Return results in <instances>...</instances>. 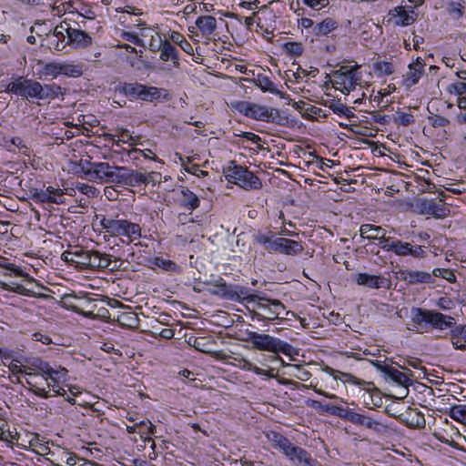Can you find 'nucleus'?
Returning <instances> with one entry per match:
<instances>
[{
  "label": "nucleus",
  "mask_w": 466,
  "mask_h": 466,
  "mask_svg": "<svg viewBox=\"0 0 466 466\" xmlns=\"http://www.w3.org/2000/svg\"><path fill=\"white\" fill-rule=\"evenodd\" d=\"M244 300L254 304L255 309L250 311L252 320L273 321L275 319H284L285 318L280 317L284 312L287 316H294V312L286 311V307L280 300L250 294L249 289Z\"/></svg>",
  "instance_id": "f257e3e1"
},
{
  "label": "nucleus",
  "mask_w": 466,
  "mask_h": 466,
  "mask_svg": "<svg viewBox=\"0 0 466 466\" xmlns=\"http://www.w3.org/2000/svg\"><path fill=\"white\" fill-rule=\"evenodd\" d=\"M100 226L109 235L119 237L125 244L137 241L142 237V228L139 224L119 218L118 216L116 218L104 216L100 219Z\"/></svg>",
  "instance_id": "f03ea898"
},
{
  "label": "nucleus",
  "mask_w": 466,
  "mask_h": 466,
  "mask_svg": "<svg viewBox=\"0 0 466 466\" xmlns=\"http://www.w3.org/2000/svg\"><path fill=\"white\" fill-rule=\"evenodd\" d=\"M253 238L254 242L263 246L268 253L297 256L304 250L300 242L286 238H276L272 231H258L254 234Z\"/></svg>",
  "instance_id": "7ed1b4c3"
},
{
  "label": "nucleus",
  "mask_w": 466,
  "mask_h": 466,
  "mask_svg": "<svg viewBox=\"0 0 466 466\" xmlns=\"http://www.w3.org/2000/svg\"><path fill=\"white\" fill-rule=\"evenodd\" d=\"M330 82L335 89L350 94L357 86L361 85V73L358 66H344L333 72Z\"/></svg>",
  "instance_id": "20e7f679"
},
{
  "label": "nucleus",
  "mask_w": 466,
  "mask_h": 466,
  "mask_svg": "<svg viewBox=\"0 0 466 466\" xmlns=\"http://www.w3.org/2000/svg\"><path fill=\"white\" fill-rule=\"evenodd\" d=\"M86 169L82 167V170L88 180L96 182L121 183L124 176L119 171H127L125 167H111L106 162L92 163Z\"/></svg>",
  "instance_id": "39448f33"
},
{
  "label": "nucleus",
  "mask_w": 466,
  "mask_h": 466,
  "mask_svg": "<svg viewBox=\"0 0 466 466\" xmlns=\"http://www.w3.org/2000/svg\"><path fill=\"white\" fill-rule=\"evenodd\" d=\"M224 174L228 181L235 183L246 190L261 187L259 178L247 167L237 165L235 161L228 163L224 169Z\"/></svg>",
  "instance_id": "423d86ee"
},
{
  "label": "nucleus",
  "mask_w": 466,
  "mask_h": 466,
  "mask_svg": "<svg viewBox=\"0 0 466 466\" xmlns=\"http://www.w3.org/2000/svg\"><path fill=\"white\" fill-rule=\"evenodd\" d=\"M247 335L248 340L258 350H266L277 354L279 352L285 355L291 354L292 347L288 342L278 338L255 331H248Z\"/></svg>",
  "instance_id": "0eeeda50"
},
{
  "label": "nucleus",
  "mask_w": 466,
  "mask_h": 466,
  "mask_svg": "<svg viewBox=\"0 0 466 466\" xmlns=\"http://www.w3.org/2000/svg\"><path fill=\"white\" fill-rule=\"evenodd\" d=\"M411 319L415 324L421 325L423 322L431 324L432 328L444 329L454 325V319L441 312L414 308L411 310Z\"/></svg>",
  "instance_id": "6e6552de"
},
{
  "label": "nucleus",
  "mask_w": 466,
  "mask_h": 466,
  "mask_svg": "<svg viewBox=\"0 0 466 466\" xmlns=\"http://www.w3.org/2000/svg\"><path fill=\"white\" fill-rule=\"evenodd\" d=\"M46 372L41 381H38L41 387H45L49 392V390L55 393V396H66V390L60 387V383L66 380L67 370L61 366L52 367L49 363L46 368Z\"/></svg>",
  "instance_id": "1a4fd4ad"
},
{
  "label": "nucleus",
  "mask_w": 466,
  "mask_h": 466,
  "mask_svg": "<svg viewBox=\"0 0 466 466\" xmlns=\"http://www.w3.org/2000/svg\"><path fill=\"white\" fill-rule=\"evenodd\" d=\"M209 284L213 287L210 292L223 299L240 301L244 300L248 296V288L239 285L227 284L220 277L210 280Z\"/></svg>",
  "instance_id": "9d476101"
},
{
  "label": "nucleus",
  "mask_w": 466,
  "mask_h": 466,
  "mask_svg": "<svg viewBox=\"0 0 466 466\" xmlns=\"http://www.w3.org/2000/svg\"><path fill=\"white\" fill-rule=\"evenodd\" d=\"M234 107L244 116L258 121H269L273 117V109L266 106L248 102H237Z\"/></svg>",
  "instance_id": "9b49d317"
},
{
  "label": "nucleus",
  "mask_w": 466,
  "mask_h": 466,
  "mask_svg": "<svg viewBox=\"0 0 466 466\" xmlns=\"http://www.w3.org/2000/svg\"><path fill=\"white\" fill-rule=\"evenodd\" d=\"M440 201L436 202L433 199L421 200L417 204L419 213L421 215L432 216L436 218H443L450 215V208L443 202L445 195L443 192L440 194Z\"/></svg>",
  "instance_id": "f8f14e48"
},
{
  "label": "nucleus",
  "mask_w": 466,
  "mask_h": 466,
  "mask_svg": "<svg viewBox=\"0 0 466 466\" xmlns=\"http://www.w3.org/2000/svg\"><path fill=\"white\" fill-rule=\"evenodd\" d=\"M6 91L25 98H38V82L18 78L8 84Z\"/></svg>",
  "instance_id": "ddd939ff"
},
{
  "label": "nucleus",
  "mask_w": 466,
  "mask_h": 466,
  "mask_svg": "<svg viewBox=\"0 0 466 466\" xmlns=\"http://www.w3.org/2000/svg\"><path fill=\"white\" fill-rule=\"evenodd\" d=\"M418 13L413 7L396 6L388 13V22L397 26H408L415 23Z\"/></svg>",
  "instance_id": "4468645a"
},
{
  "label": "nucleus",
  "mask_w": 466,
  "mask_h": 466,
  "mask_svg": "<svg viewBox=\"0 0 466 466\" xmlns=\"http://www.w3.org/2000/svg\"><path fill=\"white\" fill-rule=\"evenodd\" d=\"M372 364L398 385L408 387L411 382L410 377L412 376V373L410 370H407V372H402L380 360L372 361Z\"/></svg>",
  "instance_id": "2eb2a0df"
},
{
  "label": "nucleus",
  "mask_w": 466,
  "mask_h": 466,
  "mask_svg": "<svg viewBox=\"0 0 466 466\" xmlns=\"http://www.w3.org/2000/svg\"><path fill=\"white\" fill-rule=\"evenodd\" d=\"M9 370L14 375H18L21 373H25L27 376L26 383L29 385L30 389L34 391L35 395L38 397L47 399L49 398L48 391L46 390L45 387H41L39 382L36 381V373L28 371L25 365H16L14 363H11L9 365Z\"/></svg>",
  "instance_id": "dca6fc26"
},
{
  "label": "nucleus",
  "mask_w": 466,
  "mask_h": 466,
  "mask_svg": "<svg viewBox=\"0 0 466 466\" xmlns=\"http://www.w3.org/2000/svg\"><path fill=\"white\" fill-rule=\"evenodd\" d=\"M399 279L408 285L433 284L432 272L405 269L399 272Z\"/></svg>",
  "instance_id": "f3484780"
},
{
  "label": "nucleus",
  "mask_w": 466,
  "mask_h": 466,
  "mask_svg": "<svg viewBox=\"0 0 466 466\" xmlns=\"http://www.w3.org/2000/svg\"><path fill=\"white\" fill-rule=\"evenodd\" d=\"M393 248V253L399 257L410 256L414 258H424L427 257L426 248L421 245H413L410 242L397 239Z\"/></svg>",
  "instance_id": "a211bd4d"
},
{
  "label": "nucleus",
  "mask_w": 466,
  "mask_h": 466,
  "mask_svg": "<svg viewBox=\"0 0 466 466\" xmlns=\"http://www.w3.org/2000/svg\"><path fill=\"white\" fill-rule=\"evenodd\" d=\"M425 64L420 57H418L413 63H411L408 71L404 76L403 83L404 85L410 88L412 86L416 85L420 79L423 72H424Z\"/></svg>",
  "instance_id": "6ab92c4d"
},
{
  "label": "nucleus",
  "mask_w": 466,
  "mask_h": 466,
  "mask_svg": "<svg viewBox=\"0 0 466 466\" xmlns=\"http://www.w3.org/2000/svg\"><path fill=\"white\" fill-rule=\"evenodd\" d=\"M358 285L366 286L370 289H380L390 287V280L382 276L370 275L367 273H359L355 277Z\"/></svg>",
  "instance_id": "aec40b11"
},
{
  "label": "nucleus",
  "mask_w": 466,
  "mask_h": 466,
  "mask_svg": "<svg viewBox=\"0 0 466 466\" xmlns=\"http://www.w3.org/2000/svg\"><path fill=\"white\" fill-rule=\"evenodd\" d=\"M325 370L331 377H333V379L336 380H342L344 383H351V384H355V385H364L365 386L364 390L367 391H370L373 385L371 382H366L364 380H361L350 373L341 372V371L336 370L329 367H327L325 369Z\"/></svg>",
  "instance_id": "412c9836"
},
{
  "label": "nucleus",
  "mask_w": 466,
  "mask_h": 466,
  "mask_svg": "<svg viewBox=\"0 0 466 466\" xmlns=\"http://www.w3.org/2000/svg\"><path fill=\"white\" fill-rule=\"evenodd\" d=\"M66 32L70 43L77 47H86L92 43V37L85 31L66 27Z\"/></svg>",
  "instance_id": "4be33fe9"
},
{
  "label": "nucleus",
  "mask_w": 466,
  "mask_h": 466,
  "mask_svg": "<svg viewBox=\"0 0 466 466\" xmlns=\"http://www.w3.org/2000/svg\"><path fill=\"white\" fill-rule=\"evenodd\" d=\"M179 203L186 209L193 211L199 207L200 200L194 192L184 187L181 189Z\"/></svg>",
  "instance_id": "5701e85b"
},
{
  "label": "nucleus",
  "mask_w": 466,
  "mask_h": 466,
  "mask_svg": "<svg viewBox=\"0 0 466 466\" xmlns=\"http://www.w3.org/2000/svg\"><path fill=\"white\" fill-rule=\"evenodd\" d=\"M167 96V91L166 89L158 88L157 86H147L144 85L139 100L153 102L155 100L160 99L161 97L166 98Z\"/></svg>",
  "instance_id": "b1692460"
},
{
  "label": "nucleus",
  "mask_w": 466,
  "mask_h": 466,
  "mask_svg": "<svg viewBox=\"0 0 466 466\" xmlns=\"http://www.w3.org/2000/svg\"><path fill=\"white\" fill-rule=\"evenodd\" d=\"M385 229L380 226L372 224H363L360 228V235L361 238L370 241L378 240L383 237Z\"/></svg>",
  "instance_id": "393cba45"
},
{
  "label": "nucleus",
  "mask_w": 466,
  "mask_h": 466,
  "mask_svg": "<svg viewBox=\"0 0 466 466\" xmlns=\"http://www.w3.org/2000/svg\"><path fill=\"white\" fill-rule=\"evenodd\" d=\"M63 95V89L56 84L42 86L38 82V99H54Z\"/></svg>",
  "instance_id": "a878e982"
},
{
  "label": "nucleus",
  "mask_w": 466,
  "mask_h": 466,
  "mask_svg": "<svg viewBox=\"0 0 466 466\" xmlns=\"http://www.w3.org/2000/svg\"><path fill=\"white\" fill-rule=\"evenodd\" d=\"M143 84L139 83H120L117 90L129 97L131 100L139 99L141 91L143 90Z\"/></svg>",
  "instance_id": "bb28decb"
},
{
  "label": "nucleus",
  "mask_w": 466,
  "mask_h": 466,
  "mask_svg": "<svg viewBox=\"0 0 466 466\" xmlns=\"http://www.w3.org/2000/svg\"><path fill=\"white\" fill-rule=\"evenodd\" d=\"M451 342L455 349H466V326H457L451 330Z\"/></svg>",
  "instance_id": "cd10ccee"
},
{
  "label": "nucleus",
  "mask_w": 466,
  "mask_h": 466,
  "mask_svg": "<svg viewBox=\"0 0 466 466\" xmlns=\"http://www.w3.org/2000/svg\"><path fill=\"white\" fill-rule=\"evenodd\" d=\"M196 25L203 35H210L217 27V20L212 15H202L196 20Z\"/></svg>",
  "instance_id": "c85d7f7f"
},
{
  "label": "nucleus",
  "mask_w": 466,
  "mask_h": 466,
  "mask_svg": "<svg viewBox=\"0 0 466 466\" xmlns=\"http://www.w3.org/2000/svg\"><path fill=\"white\" fill-rule=\"evenodd\" d=\"M283 452L290 460L297 461L299 462H308L309 460V453L305 450L294 446L291 442H289V448H286Z\"/></svg>",
  "instance_id": "c756f323"
},
{
  "label": "nucleus",
  "mask_w": 466,
  "mask_h": 466,
  "mask_svg": "<svg viewBox=\"0 0 466 466\" xmlns=\"http://www.w3.org/2000/svg\"><path fill=\"white\" fill-rule=\"evenodd\" d=\"M283 452L290 460L297 461L299 462H308L309 460V453L305 450L294 446L291 442H289V448H286Z\"/></svg>",
  "instance_id": "7c9ffc66"
},
{
  "label": "nucleus",
  "mask_w": 466,
  "mask_h": 466,
  "mask_svg": "<svg viewBox=\"0 0 466 466\" xmlns=\"http://www.w3.org/2000/svg\"><path fill=\"white\" fill-rule=\"evenodd\" d=\"M48 362L43 361L41 359L35 358L28 360L25 365V368L31 372L36 373V381H41V378L44 377L46 368H47Z\"/></svg>",
  "instance_id": "2f4dec72"
},
{
  "label": "nucleus",
  "mask_w": 466,
  "mask_h": 466,
  "mask_svg": "<svg viewBox=\"0 0 466 466\" xmlns=\"http://www.w3.org/2000/svg\"><path fill=\"white\" fill-rule=\"evenodd\" d=\"M61 75L69 77H78L84 72V66L82 64H75L72 62H60Z\"/></svg>",
  "instance_id": "473e14b6"
},
{
  "label": "nucleus",
  "mask_w": 466,
  "mask_h": 466,
  "mask_svg": "<svg viewBox=\"0 0 466 466\" xmlns=\"http://www.w3.org/2000/svg\"><path fill=\"white\" fill-rule=\"evenodd\" d=\"M160 59L163 61L171 60L174 65H178L177 51L167 39L164 40V45L160 51Z\"/></svg>",
  "instance_id": "72a5a7b5"
},
{
  "label": "nucleus",
  "mask_w": 466,
  "mask_h": 466,
  "mask_svg": "<svg viewBox=\"0 0 466 466\" xmlns=\"http://www.w3.org/2000/svg\"><path fill=\"white\" fill-rule=\"evenodd\" d=\"M210 343L207 340L206 338H195L193 341V347L201 352L210 354L211 356L217 359H222L225 354L220 351H212L209 348Z\"/></svg>",
  "instance_id": "f704fd0d"
},
{
  "label": "nucleus",
  "mask_w": 466,
  "mask_h": 466,
  "mask_svg": "<svg viewBox=\"0 0 466 466\" xmlns=\"http://www.w3.org/2000/svg\"><path fill=\"white\" fill-rule=\"evenodd\" d=\"M335 409L338 410L336 414H338L341 418L346 419L347 420L350 421L355 425L362 426L364 416L363 414L357 413L352 410L343 409L341 407H335ZM333 413H335V411Z\"/></svg>",
  "instance_id": "c9c22d12"
},
{
  "label": "nucleus",
  "mask_w": 466,
  "mask_h": 466,
  "mask_svg": "<svg viewBox=\"0 0 466 466\" xmlns=\"http://www.w3.org/2000/svg\"><path fill=\"white\" fill-rule=\"evenodd\" d=\"M254 84L263 92H269L271 94L279 93V90L275 87L273 82L265 75L258 74L254 79Z\"/></svg>",
  "instance_id": "e433bc0d"
},
{
  "label": "nucleus",
  "mask_w": 466,
  "mask_h": 466,
  "mask_svg": "<svg viewBox=\"0 0 466 466\" xmlns=\"http://www.w3.org/2000/svg\"><path fill=\"white\" fill-rule=\"evenodd\" d=\"M117 322L124 327L135 329L139 324L137 315L133 311L122 312L117 316Z\"/></svg>",
  "instance_id": "4c0bfd02"
},
{
  "label": "nucleus",
  "mask_w": 466,
  "mask_h": 466,
  "mask_svg": "<svg viewBox=\"0 0 466 466\" xmlns=\"http://www.w3.org/2000/svg\"><path fill=\"white\" fill-rule=\"evenodd\" d=\"M338 24L332 18H326L322 22L319 23L313 27V32L316 35H326L334 29H336Z\"/></svg>",
  "instance_id": "58836bf2"
},
{
  "label": "nucleus",
  "mask_w": 466,
  "mask_h": 466,
  "mask_svg": "<svg viewBox=\"0 0 466 466\" xmlns=\"http://www.w3.org/2000/svg\"><path fill=\"white\" fill-rule=\"evenodd\" d=\"M154 267L163 269L167 272H177L179 267L172 260L162 257H157L152 260Z\"/></svg>",
  "instance_id": "ea45409f"
},
{
  "label": "nucleus",
  "mask_w": 466,
  "mask_h": 466,
  "mask_svg": "<svg viewBox=\"0 0 466 466\" xmlns=\"http://www.w3.org/2000/svg\"><path fill=\"white\" fill-rule=\"evenodd\" d=\"M124 176L122 181H125L126 184L131 187H137L145 182V174L137 172V171H127L126 173L120 174Z\"/></svg>",
  "instance_id": "a19ab883"
},
{
  "label": "nucleus",
  "mask_w": 466,
  "mask_h": 466,
  "mask_svg": "<svg viewBox=\"0 0 466 466\" xmlns=\"http://www.w3.org/2000/svg\"><path fill=\"white\" fill-rule=\"evenodd\" d=\"M447 13L453 20L461 19L465 13V6L462 3L457 1L449 2L447 5Z\"/></svg>",
  "instance_id": "79ce46f5"
},
{
  "label": "nucleus",
  "mask_w": 466,
  "mask_h": 466,
  "mask_svg": "<svg viewBox=\"0 0 466 466\" xmlns=\"http://www.w3.org/2000/svg\"><path fill=\"white\" fill-rule=\"evenodd\" d=\"M169 39L178 45L183 51H185L188 55H193L194 50L191 44L178 32H172L169 35Z\"/></svg>",
  "instance_id": "37998d69"
},
{
  "label": "nucleus",
  "mask_w": 466,
  "mask_h": 466,
  "mask_svg": "<svg viewBox=\"0 0 466 466\" xmlns=\"http://www.w3.org/2000/svg\"><path fill=\"white\" fill-rule=\"evenodd\" d=\"M42 66L41 74L45 76L56 78L61 75L60 62L40 63Z\"/></svg>",
  "instance_id": "c03bdc74"
},
{
  "label": "nucleus",
  "mask_w": 466,
  "mask_h": 466,
  "mask_svg": "<svg viewBox=\"0 0 466 466\" xmlns=\"http://www.w3.org/2000/svg\"><path fill=\"white\" fill-rule=\"evenodd\" d=\"M117 259L111 260V255L101 253L98 263L99 269H109L114 270L117 268Z\"/></svg>",
  "instance_id": "a18cd8bd"
},
{
  "label": "nucleus",
  "mask_w": 466,
  "mask_h": 466,
  "mask_svg": "<svg viewBox=\"0 0 466 466\" xmlns=\"http://www.w3.org/2000/svg\"><path fill=\"white\" fill-rule=\"evenodd\" d=\"M326 105L335 113L339 116L350 117L352 115L351 111L343 104L336 100H330Z\"/></svg>",
  "instance_id": "49530a36"
},
{
  "label": "nucleus",
  "mask_w": 466,
  "mask_h": 466,
  "mask_svg": "<svg viewBox=\"0 0 466 466\" xmlns=\"http://www.w3.org/2000/svg\"><path fill=\"white\" fill-rule=\"evenodd\" d=\"M373 68L380 76H390L394 72L393 65L386 61L375 62L373 64Z\"/></svg>",
  "instance_id": "de8ad7c7"
},
{
  "label": "nucleus",
  "mask_w": 466,
  "mask_h": 466,
  "mask_svg": "<svg viewBox=\"0 0 466 466\" xmlns=\"http://www.w3.org/2000/svg\"><path fill=\"white\" fill-rule=\"evenodd\" d=\"M1 287L7 291L15 292L24 296H31V291L20 284L2 282Z\"/></svg>",
  "instance_id": "09e8293b"
},
{
  "label": "nucleus",
  "mask_w": 466,
  "mask_h": 466,
  "mask_svg": "<svg viewBox=\"0 0 466 466\" xmlns=\"http://www.w3.org/2000/svg\"><path fill=\"white\" fill-rule=\"evenodd\" d=\"M449 414L451 419L462 423L466 420V406L455 405L451 408Z\"/></svg>",
  "instance_id": "8fccbe9b"
},
{
  "label": "nucleus",
  "mask_w": 466,
  "mask_h": 466,
  "mask_svg": "<svg viewBox=\"0 0 466 466\" xmlns=\"http://www.w3.org/2000/svg\"><path fill=\"white\" fill-rule=\"evenodd\" d=\"M435 277L442 278L450 283H454L456 281L455 274L451 269L449 268H434L432 270V278L434 279Z\"/></svg>",
  "instance_id": "3c124183"
},
{
  "label": "nucleus",
  "mask_w": 466,
  "mask_h": 466,
  "mask_svg": "<svg viewBox=\"0 0 466 466\" xmlns=\"http://www.w3.org/2000/svg\"><path fill=\"white\" fill-rule=\"evenodd\" d=\"M90 250L82 248L75 250L76 267L79 268H86Z\"/></svg>",
  "instance_id": "603ef678"
},
{
  "label": "nucleus",
  "mask_w": 466,
  "mask_h": 466,
  "mask_svg": "<svg viewBox=\"0 0 466 466\" xmlns=\"http://www.w3.org/2000/svg\"><path fill=\"white\" fill-rule=\"evenodd\" d=\"M394 120L397 124L401 125L403 127H409L415 121L412 114L400 111L396 113Z\"/></svg>",
  "instance_id": "864d4df0"
},
{
  "label": "nucleus",
  "mask_w": 466,
  "mask_h": 466,
  "mask_svg": "<svg viewBox=\"0 0 466 466\" xmlns=\"http://www.w3.org/2000/svg\"><path fill=\"white\" fill-rule=\"evenodd\" d=\"M5 268L7 271H9L8 275L10 277H22L29 282L34 281L32 277H30L27 273H25L19 267L15 264H8Z\"/></svg>",
  "instance_id": "5fc2aeb1"
},
{
  "label": "nucleus",
  "mask_w": 466,
  "mask_h": 466,
  "mask_svg": "<svg viewBox=\"0 0 466 466\" xmlns=\"http://www.w3.org/2000/svg\"><path fill=\"white\" fill-rule=\"evenodd\" d=\"M58 451L62 456H66V463L67 466H76L84 460L77 457L75 453L67 451L66 449H58Z\"/></svg>",
  "instance_id": "6e6d98bb"
},
{
  "label": "nucleus",
  "mask_w": 466,
  "mask_h": 466,
  "mask_svg": "<svg viewBox=\"0 0 466 466\" xmlns=\"http://www.w3.org/2000/svg\"><path fill=\"white\" fill-rule=\"evenodd\" d=\"M117 134L114 135V137H117L118 142H122L125 144L134 145L136 144V139L131 136L128 130L121 128L116 130Z\"/></svg>",
  "instance_id": "4d7b16f0"
},
{
  "label": "nucleus",
  "mask_w": 466,
  "mask_h": 466,
  "mask_svg": "<svg viewBox=\"0 0 466 466\" xmlns=\"http://www.w3.org/2000/svg\"><path fill=\"white\" fill-rule=\"evenodd\" d=\"M379 246L380 248H382L385 251H391L394 252L395 242L397 241L396 238L386 237V232H384L383 237L381 238H379Z\"/></svg>",
  "instance_id": "13d9d810"
},
{
  "label": "nucleus",
  "mask_w": 466,
  "mask_h": 466,
  "mask_svg": "<svg viewBox=\"0 0 466 466\" xmlns=\"http://www.w3.org/2000/svg\"><path fill=\"white\" fill-rule=\"evenodd\" d=\"M137 429H138V432L143 435V434H147V435H151V434H154L155 433V430H156V426L154 424H152L149 420H142L138 423L136 424Z\"/></svg>",
  "instance_id": "bf43d9fd"
},
{
  "label": "nucleus",
  "mask_w": 466,
  "mask_h": 466,
  "mask_svg": "<svg viewBox=\"0 0 466 466\" xmlns=\"http://www.w3.org/2000/svg\"><path fill=\"white\" fill-rule=\"evenodd\" d=\"M286 52L292 56H300L303 52V46L300 43L288 42L284 45Z\"/></svg>",
  "instance_id": "052dcab7"
},
{
  "label": "nucleus",
  "mask_w": 466,
  "mask_h": 466,
  "mask_svg": "<svg viewBox=\"0 0 466 466\" xmlns=\"http://www.w3.org/2000/svg\"><path fill=\"white\" fill-rule=\"evenodd\" d=\"M100 251L97 250H90L88 255V259L86 263V268L92 269H98V263L100 258Z\"/></svg>",
  "instance_id": "680f3d73"
},
{
  "label": "nucleus",
  "mask_w": 466,
  "mask_h": 466,
  "mask_svg": "<svg viewBox=\"0 0 466 466\" xmlns=\"http://www.w3.org/2000/svg\"><path fill=\"white\" fill-rule=\"evenodd\" d=\"M50 190V203L54 204H62L64 203V191L61 188H55L53 187H49Z\"/></svg>",
  "instance_id": "e2e57ef3"
},
{
  "label": "nucleus",
  "mask_w": 466,
  "mask_h": 466,
  "mask_svg": "<svg viewBox=\"0 0 466 466\" xmlns=\"http://www.w3.org/2000/svg\"><path fill=\"white\" fill-rule=\"evenodd\" d=\"M448 91L451 94H455L458 96H462L466 93V83L464 82H455L449 86Z\"/></svg>",
  "instance_id": "0e129e2a"
},
{
  "label": "nucleus",
  "mask_w": 466,
  "mask_h": 466,
  "mask_svg": "<svg viewBox=\"0 0 466 466\" xmlns=\"http://www.w3.org/2000/svg\"><path fill=\"white\" fill-rule=\"evenodd\" d=\"M50 198L49 187L45 190H39L34 194V199L37 202L50 203Z\"/></svg>",
  "instance_id": "69168bd1"
},
{
  "label": "nucleus",
  "mask_w": 466,
  "mask_h": 466,
  "mask_svg": "<svg viewBox=\"0 0 466 466\" xmlns=\"http://www.w3.org/2000/svg\"><path fill=\"white\" fill-rule=\"evenodd\" d=\"M303 3L314 10H320L329 5L328 0H302Z\"/></svg>",
  "instance_id": "338daca9"
},
{
  "label": "nucleus",
  "mask_w": 466,
  "mask_h": 466,
  "mask_svg": "<svg viewBox=\"0 0 466 466\" xmlns=\"http://www.w3.org/2000/svg\"><path fill=\"white\" fill-rule=\"evenodd\" d=\"M272 440L283 451L286 448H289V444L290 442L287 438L279 433H274Z\"/></svg>",
  "instance_id": "774afa93"
}]
</instances>
